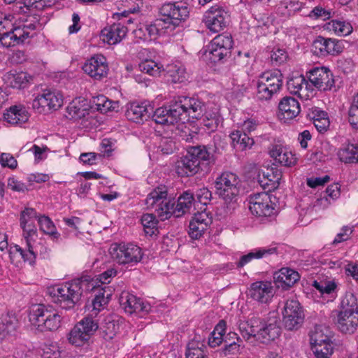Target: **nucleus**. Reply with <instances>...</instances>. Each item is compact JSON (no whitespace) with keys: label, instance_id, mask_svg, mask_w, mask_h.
Masks as SVG:
<instances>
[{"label":"nucleus","instance_id":"nucleus-47","mask_svg":"<svg viewBox=\"0 0 358 358\" xmlns=\"http://www.w3.org/2000/svg\"><path fill=\"white\" fill-rule=\"evenodd\" d=\"M138 69L142 73L152 76H159L162 66L151 59H146L138 64Z\"/></svg>","mask_w":358,"mask_h":358},{"label":"nucleus","instance_id":"nucleus-16","mask_svg":"<svg viewBox=\"0 0 358 358\" xmlns=\"http://www.w3.org/2000/svg\"><path fill=\"white\" fill-rule=\"evenodd\" d=\"M63 104V95L57 90H44L37 95L32 102L34 109L41 112L45 107L48 109L57 110Z\"/></svg>","mask_w":358,"mask_h":358},{"label":"nucleus","instance_id":"nucleus-3","mask_svg":"<svg viewBox=\"0 0 358 358\" xmlns=\"http://www.w3.org/2000/svg\"><path fill=\"white\" fill-rule=\"evenodd\" d=\"M38 23L34 17H20L17 26L0 33V47L10 48L22 44L33 36Z\"/></svg>","mask_w":358,"mask_h":358},{"label":"nucleus","instance_id":"nucleus-20","mask_svg":"<svg viewBox=\"0 0 358 358\" xmlns=\"http://www.w3.org/2000/svg\"><path fill=\"white\" fill-rule=\"evenodd\" d=\"M249 209L252 215L258 217H270L275 214L270 196L266 192L255 194L250 198Z\"/></svg>","mask_w":358,"mask_h":358},{"label":"nucleus","instance_id":"nucleus-38","mask_svg":"<svg viewBox=\"0 0 358 358\" xmlns=\"http://www.w3.org/2000/svg\"><path fill=\"white\" fill-rule=\"evenodd\" d=\"M106 286L99 290L92 301V315H96L108 304L111 293L106 291Z\"/></svg>","mask_w":358,"mask_h":358},{"label":"nucleus","instance_id":"nucleus-23","mask_svg":"<svg viewBox=\"0 0 358 358\" xmlns=\"http://www.w3.org/2000/svg\"><path fill=\"white\" fill-rule=\"evenodd\" d=\"M120 303L124 311L129 314L134 313H148L151 309L149 303L143 301V299L136 297L129 292H122L120 297Z\"/></svg>","mask_w":358,"mask_h":358},{"label":"nucleus","instance_id":"nucleus-14","mask_svg":"<svg viewBox=\"0 0 358 358\" xmlns=\"http://www.w3.org/2000/svg\"><path fill=\"white\" fill-rule=\"evenodd\" d=\"M238 182L239 180L236 174L231 172H224L216 179L215 188L217 193L226 202H231L238 194Z\"/></svg>","mask_w":358,"mask_h":358},{"label":"nucleus","instance_id":"nucleus-28","mask_svg":"<svg viewBox=\"0 0 358 358\" xmlns=\"http://www.w3.org/2000/svg\"><path fill=\"white\" fill-rule=\"evenodd\" d=\"M273 278L278 287L287 289L299 280L300 275L292 268H282L274 273Z\"/></svg>","mask_w":358,"mask_h":358},{"label":"nucleus","instance_id":"nucleus-51","mask_svg":"<svg viewBox=\"0 0 358 358\" xmlns=\"http://www.w3.org/2000/svg\"><path fill=\"white\" fill-rule=\"evenodd\" d=\"M38 215L32 208H27L22 210L20 213V226L30 225V224H34V220H37Z\"/></svg>","mask_w":358,"mask_h":358},{"label":"nucleus","instance_id":"nucleus-52","mask_svg":"<svg viewBox=\"0 0 358 358\" xmlns=\"http://www.w3.org/2000/svg\"><path fill=\"white\" fill-rule=\"evenodd\" d=\"M329 329L323 325H316L310 332V342H314L319 339H328Z\"/></svg>","mask_w":358,"mask_h":358},{"label":"nucleus","instance_id":"nucleus-41","mask_svg":"<svg viewBox=\"0 0 358 358\" xmlns=\"http://www.w3.org/2000/svg\"><path fill=\"white\" fill-rule=\"evenodd\" d=\"M230 137L234 146L241 150L250 148L254 144V140L252 138L249 137L246 133H242L238 130L231 132Z\"/></svg>","mask_w":358,"mask_h":358},{"label":"nucleus","instance_id":"nucleus-36","mask_svg":"<svg viewBox=\"0 0 358 358\" xmlns=\"http://www.w3.org/2000/svg\"><path fill=\"white\" fill-rule=\"evenodd\" d=\"M259 324H260V317H252L247 321H241L238 324V327L241 336L246 341L250 340L251 338L256 339Z\"/></svg>","mask_w":358,"mask_h":358},{"label":"nucleus","instance_id":"nucleus-7","mask_svg":"<svg viewBox=\"0 0 358 358\" xmlns=\"http://www.w3.org/2000/svg\"><path fill=\"white\" fill-rule=\"evenodd\" d=\"M282 85V76L280 71H266L262 73L257 81L256 96L259 100H269Z\"/></svg>","mask_w":358,"mask_h":358},{"label":"nucleus","instance_id":"nucleus-29","mask_svg":"<svg viewBox=\"0 0 358 358\" xmlns=\"http://www.w3.org/2000/svg\"><path fill=\"white\" fill-rule=\"evenodd\" d=\"M201 169L196 160L187 154L176 162V171L179 176L188 177L197 173Z\"/></svg>","mask_w":358,"mask_h":358},{"label":"nucleus","instance_id":"nucleus-30","mask_svg":"<svg viewBox=\"0 0 358 358\" xmlns=\"http://www.w3.org/2000/svg\"><path fill=\"white\" fill-rule=\"evenodd\" d=\"M90 105L88 101L83 97L73 99L67 106L66 112L69 118L79 120L88 115Z\"/></svg>","mask_w":358,"mask_h":358},{"label":"nucleus","instance_id":"nucleus-33","mask_svg":"<svg viewBox=\"0 0 358 358\" xmlns=\"http://www.w3.org/2000/svg\"><path fill=\"white\" fill-rule=\"evenodd\" d=\"M271 157L285 166H291L296 162V158L290 152L280 145L274 146L270 151Z\"/></svg>","mask_w":358,"mask_h":358},{"label":"nucleus","instance_id":"nucleus-46","mask_svg":"<svg viewBox=\"0 0 358 358\" xmlns=\"http://www.w3.org/2000/svg\"><path fill=\"white\" fill-rule=\"evenodd\" d=\"M157 223L158 221L156 219V216L153 214L146 213L141 217V224L143 227L144 231L150 236L158 232Z\"/></svg>","mask_w":358,"mask_h":358},{"label":"nucleus","instance_id":"nucleus-60","mask_svg":"<svg viewBox=\"0 0 358 358\" xmlns=\"http://www.w3.org/2000/svg\"><path fill=\"white\" fill-rule=\"evenodd\" d=\"M349 122L355 129H358V105L352 101L348 111Z\"/></svg>","mask_w":358,"mask_h":358},{"label":"nucleus","instance_id":"nucleus-58","mask_svg":"<svg viewBox=\"0 0 358 358\" xmlns=\"http://www.w3.org/2000/svg\"><path fill=\"white\" fill-rule=\"evenodd\" d=\"M0 164L3 167L15 169L17 166V162L10 153L3 152L0 155Z\"/></svg>","mask_w":358,"mask_h":358},{"label":"nucleus","instance_id":"nucleus-44","mask_svg":"<svg viewBox=\"0 0 358 358\" xmlns=\"http://www.w3.org/2000/svg\"><path fill=\"white\" fill-rule=\"evenodd\" d=\"M187 152L192 157L194 160H196L199 167L204 162H208L210 159V153L204 145H196L189 147L187 150Z\"/></svg>","mask_w":358,"mask_h":358},{"label":"nucleus","instance_id":"nucleus-45","mask_svg":"<svg viewBox=\"0 0 358 358\" xmlns=\"http://www.w3.org/2000/svg\"><path fill=\"white\" fill-rule=\"evenodd\" d=\"M16 319L8 314L0 316V338L15 330Z\"/></svg>","mask_w":358,"mask_h":358},{"label":"nucleus","instance_id":"nucleus-39","mask_svg":"<svg viewBox=\"0 0 358 358\" xmlns=\"http://www.w3.org/2000/svg\"><path fill=\"white\" fill-rule=\"evenodd\" d=\"M338 155L345 163H358V144L346 145L339 150Z\"/></svg>","mask_w":358,"mask_h":358},{"label":"nucleus","instance_id":"nucleus-53","mask_svg":"<svg viewBox=\"0 0 358 358\" xmlns=\"http://www.w3.org/2000/svg\"><path fill=\"white\" fill-rule=\"evenodd\" d=\"M288 57L285 50L280 48H274L271 52L270 59L273 66H278L284 63Z\"/></svg>","mask_w":358,"mask_h":358},{"label":"nucleus","instance_id":"nucleus-25","mask_svg":"<svg viewBox=\"0 0 358 358\" xmlns=\"http://www.w3.org/2000/svg\"><path fill=\"white\" fill-rule=\"evenodd\" d=\"M248 295L254 300L268 303L273 296V287L269 281H257L250 285Z\"/></svg>","mask_w":358,"mask_h":358},{"label":"nucleus","instance_id":"nucleus-48","mask_svg":"<svg viewBox=\"0 0 358 358\" xmlns=\"http://www.w3.org/2000/svg\"><path fill=\"white\" fill-rule=\"evenodd\" d=\"M18 21L14 15L0 11V33L17 27Z\"/></svg>","mask_w":358,"mask_h":358},{"label":"nucleus","instance_id":"nucleus-63","mask_svg":"<svg viewBox=\"0 0 358 358\" xmlns=\"http://www.w3.org/2000/svg\"><path fill=\"white\" fill-rule=\"evenodd\" d=\"M353 229L352 227L345 226L343 227L341 232L338 233L334 240L333 241V244L336 245L337 243H341L343 241H347L349 239L350 235L352 234Z\"/></svg>","mask_w":358,"mask_h":358},{"label":"nucleus","instance_id":"nucleus-31","mask_svg":"<svg viewBox=\"0 0 358 358\" xmlns=\"http://www.w3.org/2000/svg\"><path fill=\"white\" fill-rule=\"evenodd\" d=\"M29 113L22 105L10 106L4 113L5 120L10 124H20L29 119Z\"/></svg>","mask_w":358,"mask_h":358},{"label":"nucleus","instance_id":"nucleus-15","mask_svg":"<svg viewBox=\"0 0 358 358\" xmlns=\"http://www.w3.org/2000/svg\"><path fill=\"white\" fill-rule=\"evenodd\" d=\"M258 329H259L257 332L255 340L263 344L271 343L278 338L281 334V328L276 317L260 318Z\"/></svg>","mask_w":358,"mask_h":358},{"label":"nucleus","instance_id":"nucleus-8","mask_svg":"<svg viewBox=\"0 0 358 358\" xmlns=\"http://www.w3.org/2000/svg\"><path fill=\"white\" fill-rule=\"evenodd\" d=\"M109 253L119 264H136L143 257L142 249L133 243H113Z\"/></svg>","mask_w":358,"mask_h":358},{"label":"nucleus","instance_id":"nucleus-17","mask_svg":"<svg viewBox=\"0 0 358 358\" xmlns=\"http://www.w3.org/2000/svg\"><path fill=\"white\" fill-rule=\"evenodd\" d=\"M282 315L285 327L289 330L297 329L304 318L299 302L294 299L286 301Z\"/></svg>","mask_w":358,"mask_h":358},{"label":"nucleus","instance_id":"nucleus-9","mask_svg":"<svg viewBox=\"0 0 358 358\" xmlns=\"http://www.w3.org/2000/svg\"><path fill=\"white\" fill-rule=\"evenodd\" d=\"M113 18L117 20L118 22L105 27L101 31V36L103 41L110 45H115L120 43L126 36L129 30L127 24H130L133 22L131 17H127L125 12L114 13Z\"/></svg>","mask_w":358,"mask_h":358},{"label":"nucleus","instance_id":"nucleus-43","mask_svg":"<svg viewBox=\"0 0 358 358\" xmlns=\"http://www.w3.org/2000/svg\"><path fill=\"white\" fill-rule=\"evenodd\" d=\"M327 28L340 36H348L352 31V27L350 23L342 20H333L327 23Z\"/></svg>","mask_w":358,"mask_h":358},{"label":"nucleus","instance_id":"nucleus-59","mask_svg":"<svg viewBox=\"0 0 358 358\" xmlns=\"http://www.w3.org/2000/svg\"><path fill=\"white\" fill-rule=\"evenodd\" d=\"M309 17L311 18L318 19L322 18L325 20L331 17V12L329 10H326L320 6L314 8L309 13Z\"/></svg>","mask_w":358,"mask_h":358},{"label":"nucleus","instance_id":"nucleus-56","mask_svg":"<svg viewBox=\"0 0 358 358\" xmlns=\"http://www.w3.org/2000/svg\"><path fill=\"white\" fill-rule=\"evenodd\" d=\"M206 229L205 225L191 220L189 224V234L192 238L198 239L202 236Z\"/></svg>","mask_w":358,"mask_h":358},{"label":"nucleus","instance_id":"nucleus-27","mask_svg":"<svg viewBox=\"0 0 358 358\" xmlns=\"http://www.w3.org/2000/svg\"><path fill=\"white\" fill-rule=\"evenodd\" d=\"M278 109V117L284 122L295 118L301 111L299 101L291 96L282 98L279 103Z\"/></svg>","mask_w":358,"mask_h":358},{"label":"nucleus","instance_id":"nucleus-6","mask_svg":"<svg viewBox=\"0 0 358 358\" xmlns=\"http://www.w3.org/2000/svg\"><path fill=\"white\" fill-rule=\"evenodd\" d=\"M29 317L31 324L41 330H56L61 323V315L55 310L41 304L33 307Z\"/></svg>","mask_w":358,"mask_h":358},{"label":"nucleus","instance_id":"nucleus-61","mask_svg":"<svg viewBox=\"0 0 358 358\" xmlns=\"http://www.w3.org/2000/svg\"><path fill=\"white\" fill-rule=\"evenodd\" d=\"M220 122L219 116L216 114H214L213 116H211L209 118L207 115L203 119L202 124L206 127L209 131H214L217 129Z\"/></svg>","mask_w":358,"mask_h":358},{"label":"nucleus","instance_id":"nucleus-1","mask_svg":"<svg viewBox=\"0 0 358 358\" xmlns=\"http://www.w3.org/2000/svg\"><path fill=\"white\" fill-rule=\"evenodd\" d=\"M173 198L168 196L166 187H158L154 189L147 196V208L153 210L157 216L162 221L169 219L172 215L179 217L189 212L191 208L196 206L194 196L189 191L185 192L178 199L176 206Z\"/></svg>","mask_w":358,"mask_h":358},{"label":"nucleus","instance_id":"nucleus-21","mask_svg":"<svg viewBox=\"0 0 358 358\" xmlns=\"http://www.w3.org/2000/svg\"><path fill=\"white\" fill-rule=\"evenodd\" d=\"M165 29V24L161 19H157L153 22L139 24L133 30L134 37L139 41H151L155 40Z\"/></svg>","mask_w":358,"mask_h":358},{"label":"nucleus","instance_id":"nucleus-49","mask_svg":"<svg viewBox=\"0 0 358 358\" xmlns=\"http://www.w3.org/2000/svg\"><path fill=\"white\" fill-rule=\"evenodd\" d=\"M341 310H346L350 313H358L357 299L352 293H347L343 298L341 303Z\"/></svg>","mask_w":358,"mask_h":358},{"label":"nucleus","instance_id":"nucleus-12","mask_svg":"<svg viewBox=\"0 0 358 358\" xmlns=\"http://www.w3.org/2000/svg\"><path fill=\"white\" fill-rule=\"evenodd\" d=\"M23 230V237L26 241V248L23 249L17 245L10 247V253H18L24 262L30 264L35 262L36 257V246L34 245V238L37 237V229L34 224L30 225L20 226Z\"/></svg>","mask_w":358,"mask_h":358},{"label":"nucleus","instance_id":"nucleus-37","mask_svg":"<svg viewBox=\"0 0 358 358\" xmlns=\"http://www.w3.org/2000/svg\"><path fill=\"white\" fill-rule=\"evenodd\" d=\"M167 74L171 80L174 83H182L189 79V73L186 69L181 64H172L167 66Z\"/></svg>","mask_w":358,"mask_h":358},{"label":"nucleus","instance_id":"nucleus-11","mask_svg":"<svg viewBox=\"0 0 358 358\" xmlns=\"http://www.w3.org/2000/svg\"><path fill=\"white\" fill-rule=\"evenodd\" d=\"M99 325L92 317H85L78 322L69 334V341L76 346L85 344L98 329Z\"/></svg>","mask_w":358,"mask_h":358},{"label":"nucleus","instance_id":"nucleus-22","mask_svg":"<svg viewBox=\"0 0 358 358\" xmlns=\"http://www.w3.org/2000/svg\"><path fill=\"white\" fill-rule=\"evenodd\" d=\"M83 71L95 80L106 77L108 71L106 58L101 55H96L86 61L83 66Z\"/></svg>","mask_w":358,"mask_h":358},{"label":"nucleus","instance_id":"nucleus-34","mask_svg":"<svg viewBox=\"0 0 358 358\" xmlns=\"http://www.w3.org/2000/svg\"><path fill=\"white\" fill-rule=\"evenodd\" d=\"M277 254L276 247H266L256 249L245 255H243L237 263V267L241 268L249 263L253 259H262Z\"/></svg>","mask_w":358,"mask_h":358},{"label":"nucleus","instance_id":"nucleus-54","mask_svg":"<svg viewBox=\"0 0 358 358\" xmlns=\"http://www.w3.org/2000/svg\"><path fill=\"white\" fill-rule=\"evenodd\" d=\"M315 358H330L333 353L332 343H327L325 345H319L317 347H312Z\"/></svg>","mask_w":358,"mask_h":358},{"label":"nucleus","instance_id":"nucleus-5","mask_svg":"<svg viewBox=\"0 0 358 358\" xmlns=\"http://www.w3.org/2000/svg\"><path fill=\"white\" fill-rule=\"evenodd\" d=\"M190 8L187 3L176 1L164 4L161 8L162 17L165 29H174L189 16Z\"/></svg>","mask_w":358,"mask_h":358},{"label":"nucleus","instance_id":"nucleus-50","mask_svg":"<svg viewBox=\"0 0 358 358\" xmlns=\"http://www.w3.org/2000/svg\"><path fill=\"white\" fill-rule=\"evenodd\" d=\"M119 326L115 321L110 319L106 320L105 323L101 327L103 337L105 340L113 338L118 331Z\"/></svg>","mask_w":358,"mask_h":358},{"label":"nucleus","instance_id":"nucleus-40","mask_svg":"<svg viewBox=\"0 0 358 358\" xmlns=\"http://www.w3.org/2000/svg\"><path fill=\"white\" fill-rule=\"evenodd\" d=\"M7 80L13 88L22 89L28 86L31 77L27 72L20 71L9 73L7 76Z\"/></svg>","mask_w":358,"mask_h":358},{"label":"nucleus","instance_id":"nucleus-57","mask_svg":"<svg viewBox=\"0 0 358 358\" xmlns=\"http://www.w3.org/2000/svg\"><path fill=\"white\" fill-rule=\"evenodd\" d=\"M174 149L175 143L171 139L166 137L162 138L160 139V142L157 148L159 152H161L163 154L169 155L172 153Z\"/></svg>","mask_w":358,"mask_h":358},{"label":"nucleus","instance_id":"nucleus-32","mask_svg":"<svg viewBox=\"0 0 358 358\" xmlns=\"http://www.w3.org/2000/svg\"><path fill=\"white\" fill-rule=\"evenodd\" d=\"M147 106L143 103L132 102L127 105L125 115L132 122L140 123L149 117Z\"/></svg>","mask_w":358,"mask_h":358},{"label":"nucleus","instance_id":"nucleus-18","mask_svg":"<svg viewBox=\"0 0 358 358\" xmlns=\"http://www.w3.org/2000/svg\"><path fill=\"white\" fill-rule=\"evenodd\" d=\"M308 80L313 87L320 90L327 91L331 90L334 85V80L331 71L326 67H315L307 73Z\"/></svg>","mask_w":358,"mask_h":358},{"label":"nucleus","instance_id":"nucleus-64","mask_svg":"<svg viewBox=\"0 0 358 358\" xmlns=\"http://www.w3.org/2000/svg\"><path fill=\"white\" fill-rule=\"evenodd\" d=\"M192 220L199 223L200 224L205 225V227L206 228L208 227V225L211 223V218L208 216V213H206L205 210L194 213Z\"/></svg>","mask_w":358,"mask_h":358},{"label":"nucleus","instance_id":"nucleus-10","mask_svg":"<svg viewBox=\"0 0 358 358\" xmlns=\"http://www.w3.org/2000/svg\"><path fill=\"white\" fill-rule=\"evenodd\" d=\"M233 39L229 34H219L206 47L204 55L212 62L216 63L229 57L233 47Z\"/></svg>","mask_w":358,"mask_h":358},{"label":"nucleus","instance_id":"nucleus-24","mask_svg":"<svg viewBox=\"0 0 358 358\" xmlns=\"http://www.w3.org/2000/svg\"><path fill=\"white\" fill-rule=\"evenodd\" d=\"M287 86L291 94L305 100L309 99L314 91L312 85L302 75L290 78L287 83Z\"/></svg>","mask_w":358,"mask_h":358},{"label":"nucleus","instance_id":"nucleus-42","mask_svg":"<svg viewBox=\"0 0 358 358\" xmlns=\"http://www.w3.org/2000/svg\"><path fill=\"white\" fill-rule=\"evenodd\" d=\"M38 223L40 229L45 234L49 235L53 241H57L60 237V234L57 231L56 227L51 219L45 215H39Z\"/></svg>","mask_w":358,"mask_h":358},{"label":"nucleus","instance_id":"nucleus-26","mask_svg":"<svg viewBox=\"0 0 358 358\" xmlns=\"http://www.w3.org/2000/svg\"><path fill=\"white\" fill-rule=\"evenodd\" d=\"M335 324L344 334H353L358 327V313L340 310L337 313Z\"/></svg>","mask_w":358,"mask_h":358},{"label":"nucleus","instance_id":"nucleus-55","mask_svg":"<svg viewBox=\"0 0 358 358\" xmlns=\"http://www.w3.org/2000/svg\"><path fill=\"white\" fill-rule=\"evenodd\" d=\"M194 198L196 201V205L201 203L206 206L210 201L212 194L211 192L206 187H202L196 190Z\"/></svg>","mask_w":358,"mask_h":358},{"label":"nucleus","instance_id":"nucleus-62","mask_svg":"<svg viewBox=\"0 0 358 358\" xmlns=\"http://www.w3.org/2000/svg\"><path fill=\"white\" fill-rule=\"evenodd\" d=\"M7 186L8 188L15 192H24L27 190V186L23 182L17 180L15 178H9L8 179Z\"/></svg>","mask_w":358,"mask_h":358},{"label":"nucleus","instance_id":"nucleus-35","mask_svg":"<svg viewBox=\"0 0 358 358\" xmlns=\"http://www.w3.org/2000/svg\"><path fill=\"white\" fill-rule=\"evenodd\" d=\"M205 342L196 336L187 344L186 358H207Z\"/></svg>","mask_w":358,"mask_h":358},{"label":"nucleus","instance_id":"nucleus-13","mask_svg":"<svg viewBox=\"0 0 358 358\" xmlns=\"http://www.w3.org/2000/svg\"><path fill=\"white\" fill-rule=\"evenodd\" d=\"M229 12L219 5H214L207 10L203 16L202 22L213 33L222 31L229 22Z\"/></svg>","mask_w":358,"mask_h":358},{"label":"nucleus","instance_id":"nucleus-4","mask_svg":"<svg viewBox=\"0 0 358 358\" xmlns=\"http://www.w3.org/2000/svg\"><path fill=\"white\" fill-rule=\"evenodd\" d=\"M50 294L53 300L65 310L74 307L82 295L81 282L79 280L66 282L52 288Z\"/></svg>","mask_w":358,"mask_h":358},{"label":"nucleus","instance_id":"nucleus-19","mask_svg":"<svg viewBox=\"0 0 358 358\" xmlns=\"http://www.w3.org/2000/svg\"><path fill=\"white\" fill-rule=\"evenodd\" d=\"M341 41L317 36L312 44V52L317 56L336 55L343 52Z\"/></svg>","mask_w":358,"mask_h":358},{"label":"nucleus","instance_id":"nucleus-2","mask_svg":"<svg viewBox=\"0 0 358 358\" xmlns=\"http://www.w3.org/2000/svg\"><path fill=\"white\" fill-rule=\"evenodd\" d=\"M204 103L194 97L180 96L169 106L157 108L152 118L157 124L171 125L187 117L198 119L203 115Z\"/></svg>","mask_w":358,"mask_h":358}]
</instances>
